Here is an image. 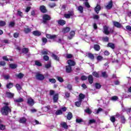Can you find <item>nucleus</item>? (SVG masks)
<instances>
[{
  "mask_svg": "<svg viewBox=\"0 0 131 131\" xmlns=\"http://www.w3.org/2000/svg\"><path fill=\"white\" fill-rule=\"evenodd\" d=\"M12 112V108L9 106H3L1 109V113L2 115H4V116H8L9 113Z\"/></svg>",
  "mask_w": 131,
  "mask_h": 131,
  "instance_id": "nucleus-1",
  "label": "nucleus"
},
{
  "mask_svg": "<svg viewBox=\"0 0 131 131\" xmlns=\"http://www.w3.org/2000/svg\"><path fill=\"white\" fill-rule=\"evenodd\" d=\"M27 103L30 107H32L35 104V101H34V100L32 98L29 97L27 99Z\"/></svg>",
  "mask_w": 131,
  "mask_h": 131,
  "instance_id": "nucleus-2",
  "label": "nucleus"
},
{
  "mask_svg": "<svg viewBox=\"0 0 131 131\" xmlns=\"http://www.w3.org/2000/svg\"><path fill=\"white\" fill-rule=\"evenodd\" d=\"M43 18V22L46 24L47 23V21H49L51 19V16L50 15H47V14H45L43 15L42 17Z\"/></svg>",
  "mask_w": 131,
  "mask_h": 131,
  "instance_id": "nucleus-3",
  "label": "nucleus"
},
{
  "mask_svg": "<svg viewBox=\"0 0 131 131\" xmlns=\"http://www.w3.org/2000/svg\"><path fill=\"white\" fill-rule=\"evenodd\" d=\"M36 78L37 79H39V80H42V79H45V76H43L42 74H41L39 73H36Z\"/></svg>",
  "mask_w": 131,
  "mask_h": 131,
  "instance_id": "nucleus-4",
  "label": "nucleus"
},
{
  "mask_svg": "<svg viewBox=\"0 0 131 131\" xmlns=\"http://www.w3.org/2000/svg\"><path fill=\"white\" fill-rule=\"evenodd\" d=\"M57 35H51V34H47L46 37L49 38V39H53V40H56V38H57Z\"/></svg>",
  "mask_w": 131,
  "mask_h": 131,
  "instance_id": "nucleus-5",
  "label": "nucleus"
},
{
  "mask_svg": "<svg viewBox=\"0 0 131 131\" xmlns=\"http://www.w3.org/2000/svg\"><path fill=\"white\" fill-rule=\"evenodd\" d=\"M74 13L73 12V11H71L69 12V14H64V17L67 19H69V18H70V17H72V16H74Z\"/></svg>",
  "mask_w": 131,
  "mask_h": 131,
  "instance_id": "nucleus-6",
  "label": "nucleus"
},
{
  "mask_svg": "<svg viewBox=\"0 0 131 131\" xmlns=\"http://www.w3.org/2000/svg\"><path fill=\"white\" fill-rule=\"evenodd\" d=\"M108 29H109V27H107V26L103 27V33H105V34H106L107 35L110 33V32H109Z\"/></svg>",
  "mask_w": 131,
  "mask_h": 131,
  "instance_id": "nucleus-7",
  "label": "nucleus"
},
{
  "mask_svg": "<svg viewBox=\"0 0 131 131\" xmlns=\"http://www.w3.org/2000/svg\"><path fill=\"white\" fill-rule=\"evenodd\" d=\"M59 100V94L57 93L53 96V102L54 103H57Z\"/></svg>",
  "mask_w": 131,
  "mask_h": 131,
  "instance_id": "nucleus-8",
  "label": "nucleus"
},
{
  "mask_svg": "<svg viewBox=\"0 0 131 131\" xmlns=\"http://www.w3.org/2000/svg\"><path fill=\"white\" fill-rule=\"evenodd\" d=\"M27 121V119L25 117H21L19 119V122L20 123H23L24 124H25Z\"/></svg>",
  "mask_w": 131,
  "mask_h": 131,
  "instance_id": "nucleus-9",
  "label": "nucleus"
},
{
  "mask_svg": "<svg viewBox=\"0 0 131 131\" xmlns=\"http://www.w3.org/2000/svg\"><path fill=\"white\" fill-rule=\"evenodd\" d=\"M6 96H7V98H9L10 99L14 98V94L12 93L11 92H7Z\"/></svg>",
  "mask_w": 131,
  "mask_h": 131,
  "instance_id": "nucleus-10",
  "label": "nucleus"
},
{
  "mask_svg": "<svg viewBox=\"0 0 131 131\" xmlns=\"http://www.w3.org/2000/svg\"><path fill=\"white\" fill-rule=\"evenodd\" d=\"M42 110L45 112H48V111H49V110H51V106L47 105L46 106H45V107H42Z\"/></svg>",
  "mask_w": 131,
  "mask_h": 131,
  "instance_id": "nucleus-11",
  "label": "nucleus"
},
{
  "mask_svg": "<svg viewBox=\"0 0 131 131\" xmlns=\"http://www.w3.org/2000/svg\"><path fill=\"white\" fill-rule=\"evenodd\" d=\"M72 117H73V116L72 115V112H69L67 116V118L68 120H71L72 119Z\"/></svg>",
  "mask_w": 131,
  "mask_h": 131,
  "instance_id": "nucleus-12",
  "label": "nucleus"
},
{
  "mask_svg": "<svg viewBox=\"0 0 131 131\" xmlns=\"http://www.w3.org/2000/svg\"><path fill=\"white\" fill-rule=\"evenodd\" d=\"M57 22H58V24H59V25L63 26V25H65V24H66V21L63 19L58 20L57 21Z\"/></svg>",
  "mask_w": 131,
  "mask_h": 131,
  "instance_id": "nucleus-13",
  "label": "nucleus"
},
{
  "mask_svg": "<svg viewBox=\"0 0 131 131\" xmlns=\"http://www.w3.org/2000/svg\"><path fill=\"white\" fill-rule=\"evenodd\" d=\"M60 125H61V127L65 128V129H68V125H67V122H63L62 123H61Z\"/></svg>",
  "mask_w": 131,
  "mask_h": 131,
  "instance_id": "nucleus-14",
  "label": "nucleus"
},
{
  "mask_svg": "<svg viewBox=\"0 0 131 131\" xmlns=\"http://www.w3.org/2000/svg\"><path fill=\"white\" fill-rule=\"evenodd\" d=\"M77 11H78V12L81 14H82V13H83V7L82 6H79L77 7Z\"/></svg>",
  "mask_w": 131,
  "mask_h": 131,
  "instance_id": "nucleus-15",
  "label": "nucleus"
},
{
  "mask_svg": "<svg viewBox=\"0 0 131 131\" xmlns=\"http://www.w3.org/2000/svg\"><path fill=\"white\" fill-rule=\"evenodd\" d=\"M40 10L42 13H46L47 12V9H46V7L43 5L41 6L40 7Z\"/></svg>",
  "mask_w": 131,
  "mask_h": 131,
  "instance_id": "nucleus-16",
  "label": "nucleus"
},
{
  "mask_svg": "<svg viewBox=\"0 0 131 131\" xmlns=\"http://www.w3.org/2000/svg\"><path fill=\"white\" fill-rule=\"evenodd\" d=\"M24 101V99L22 98H19L18 99H14V102L15 103H22V102Z\"/></svg>",
  "mask_w": 131,
  "mask_h": 131,
  "instance_id": "nucleus-17",
  "label": "nucleus"
},
{
  "mask_svg": "<svg viewBox=\"0 0 131 131\" xmlns=\"http://www.w3.org/2000/svg\"><path fill=\"white\" fill-rule=\"evenodd\" d=\"M72 71V69L71 66H66V72L68 73H70Z\"/></svg>",
  "mask_w": 131,
  "mask_h": 131,
  "instance_id": "nucleus-18",
  "label": "nucleus"
},
{
  "mask_svg": "<svg viewBox=\"0 0 131 131\" xmlns=\"http://www.w3.org/2000/svg\"><path fill=\"white\" fill-rule=\"evenodd\" d=\"M100 10H101V7L100 5H97V6L95 8V11L97 14H99V12H100Z\"/></svg>",
  "mask_w": 131,
  "mask_h": 131,
  "instance_id": "nucleus-19",
  "label": "nucleus"
},
{
  "mask_svg": "<svg viewBox=\"0 0 131 131\" xmlns=\"http://www.w3.org/2000/svg\"><path fill=\"white\" fill-rule=\"evenodd\" d=\"M113 24L114 26L117 27L118 28H120V27H121V24H120L117 21H114Z\"/></svg>",
  "mask_w": 131,
  "mask_h": 131,
  "instance_id": "nucleus-20",
  "label": "nucleus"
},
{
  "mask_svg": "<svg viewBox=\"0 0 131 131\" xmlns=\"http://www.w3.org/2000/svg\"><path fill=\"white\" fill-rule=\"evenodd\" d=\"M68 64H69V66H75V62L73 61V60H68Z\"/></svg>",
  "mask_w": 131,
  "mask_h": 131,
  "instance_id": "nucleus-21",
  "label": "nucleus"
},
{
  "mask_svg": "<svg viewBox=\"0 0 131 131\" xmlns=\"http://www.w3.org/2000/svg\"><path fill=\"white\" fill-rule=\"evenodd\" d=\"M33 34L35 36H39V35H41V33L38 31H35L33 32Z\"/></svg>",
  "mask_w": 131,
  "mask_h": 131,
  "instance_id": "nucleus-22",
  "label": "nucleus"
},
{
  "mask_svg": "<svg viewBox=\"0 0 131 131\" xmlns=\"http://www.w3.org/2000/svg\"><path fill=\"white\" fill-rule=\"evenodd\" d=\"M69 31H70V28L69 27L64 28L62 29V32L63 33H67V32H69Z\"/></svg>",
  "mask_w": 131,
  "mask_h": 131,
  "instance_id": "nucleus-23",
  "label": "nucleus"
},
{
  "mask_svg": "<svg viewBox=\"0 0 131 131\" xmlns=\"http://www.w3.org/2000/svg\"><path fill=\"white\" fill-rule=\"evenodd\" d=\"M112 6H113V4H112V1H110L108 3V4L106 6V8L107 10H109L112 8Z\"/></svg>",
  "mask_w": 131,
  "mask_h": 131,
  "instance_id": "nucleus-24",
  "label": "nucleus"
},
{
  "mask_svg": "<svg viewBox=\"0 0 131 131\" xmlns=\"http://www.w3.org/2000/svg\"><path fill=\"white\" fill-rule=\"evenodd\" d=\"M14 86V84L13 83H9L6 85L7 89H12L13 86Z\"/></svg>",
  "mask_w": 131,
  "mask_h": 131,
  "instance_id": "nucleus-25",
  "label": "nucleus"
},
{
  "mask_svg": "<svg viewBox=\"0 0 131 131\" xmlns=\"http://www.w3.org/2000/svg\"><path fill=\"white\" fill-rule=\"evenodd\" d=\"M88 58H90V59H91V60H94L95 59V56L92 53H88Z\"/></svg>",
  "mask_w": 131,
  "mask_h": 131,
  "instance_id": "nucleus-26",
  "label": "nucleus"
},
{
  "mask_svg": "<svg viewBox=\"0 0 131 131\" xmlns=\"http://www.w3.org/2000/svg\"><path fill=\"white\" fill-rule=\"evenodd\" d=\"M95 88L97 89V90H100V88H102V85L99 83H95Z\"/></svg>",
  "mask_w": 131,
  "mask_h": 131,
  "instance_id": "nucleus-27",
  "label": "nucleus"
},
{
  "mask_svg": "<svg viewBox=\"0 0 131 131\" xmlns=\"http://www.w3.org/2000/svg\"><path fill=\"white\" fill-rule=\"evenodd\" d=\"M56 115H62L63 112L61 110H58L55 112Z\"/></svg>",
  "mask_w": 131,
  "mask_h": 131,
  "instance_id": "nucleus-28",
  "label": "nucleus"
},
{
  "mask_svg": "<svg viewBox=\"0 0 131 131\" xmlns=\"http://www.w3.org/2000/svg\"><path fill=\"white\" fill-rule=\"evenodd\" d=\"M6 129V125L0 123V130H5Z\"/></svg>",
  "mask_w": 131,
  "mask_h": 131,
  "instance_id": "nucleus-29",
  "label": "nucleus"
},
{
  "mask_svg": "<svg viewBox=\"0 0 131 131\" xmlns=\"http://www.w3.org/2000/svg\"><path fill=\"white\" fill-rule=\"evenodd\" d=\"M79 97L80 100H83V99L85 98V95H84V94H83L82 93H80L79 95Z\"/></svg>",
  "mask_w": 131,
  "mask_h": 131,
  "instance_id": "nucleus-30",
  "label": "nucleus"
},
{
  "mask_svg": "<svg viewBox=\"0 0 131 131\" xmlns=\"http://www.w3.org/2000/svg\"><path fill=\"white\" fill-rule=\"evenodd\" d=\"M76 123H81V122H83V120L80 118H77L76 119Z\"/></svg>",
  "mask_w": 131,
  "mask_h": 131,
  "instance_id": "nucleus-31",
  "label": "nucleus"
},
{
  "mask_svg": "<svg viewBox=\"0 0 131 131\" xmlns=\"http://www.w3.org/2000/svg\"><path fill=\"white\" fill-rule=\"evenodd\" d=\"M15 87L16 88L17 91H21V90H22V87L21 86V85L19 84H16L15 85Z\"/></svg>",
  "mask_w": 131,
  "mask_h": 131,
  "instance_id": "nucleus-32",
  "label": "nucleus"
},
{
  "mask_svg": "<svg viewBox=\"0 0 131 131\" xmlns=\"http://www.w3.org/2000/svg\"><path fill=\"white\" fill-rule=\"evenodd\" d=\"M120 119L122 123H125V118L124 117V116H121Z\"/></svg>",
  "mask_w": 131,
  "mask_h": 131,
  "instance_id": "nucleus-33",
  "label": "nucleus"
},
{
  "mask_svg": "<svg viewBox=\"0 0 131 131\" xmlns=\"http://www.w3.org/2000/svg\"><path fill=\"white\" fill-rule=\"evenodd\" d=\"M94 50H95V51H100V46L98 45H94Z\"/></svg>",
  "mask_w": 131,
  "mask_h": 131,
  "instance_id": "nucleus-34",
  "label": "nucleus"
},
{
  "mask_svg": "<svg viewBox=\"0 0 131 131\" xmlns=\"http://www.w3.org/2000/svg\"><path fill=\"white\" fill-rule=\"evenodd\" d=\"M31 30L29 29V28H26L24 30V32L25 33H29V32H31Z\"/></svg>",
  "mask_w": 131,
  "mask_h": 131,
  "instance_id": "nucleus-35",
  "label": "nucleus"
},
{
  "mask_svg": "<svg viewBox=\"0 0 131 131\" xmlns=\"http://www.w3.org/2000/svg\"><path fill=\"white\" fill-rule=\"evenodd\" d=\"M9 66L10 68H11L12 69H15L17 68V65L15 64H10Z\"/></svg>",
  "mask_w": 131,
  "mask_h": 131,
  "instance_id": "nucleus-36",
  "label": "nucleus"
},
{
  "mask_svg": "<svg viewBox=\"0 0 131 131\" xmlns=\"http://www.w3.org/2000/svg\"><path fill=\"white\" fill-rule=\"evenodd\" d=\"M93 79H94V78H93V76L89 75V76L88 77V80H89V82H93Z\"/></svg>",
  "mask_w": 131,
  "mask_h": 131,
  "instance_id": "nucleus-37",
  "label": "nucleus"
},
{
  "mask_svg": "<svg viewBox=\"0 0 131 131\" xmlns=\"http://www.w3.org/2000/svg\"><path fill=\"white\" fill-rule=\"evenodd\" d=\"M75 35V32L74 31H72L70 32V36L71 37H69V39H71L72 38L73 36H74Z\"/></svg>",
  "mask_w": 131,
  "mask_h": 131,
  "instance_id": "nucleus-38",
  "label": "nucleus"
},
{
  "mask_svg": "<svg viewBox=\"0 0 131 131\" xmlns=\"http://www.w3.org/2000/svg\"><path fill=\"white\" fill-rule=\"evenodd\" d=\"M75 105L77 106V107H80L81 105V101H77L75 103Z\"/></svg>",
  "mask_w": 131,
  "mask_h": 131,
  "instance_id": "nucleus-39",
  "label": "nucleus"
},
{
  "mask_svg": "<svg viewBox=\"0 0 131 131\" xmlns=\"http://www.w3.org/2000/svg\"><path fill=\"white\" fill-rule=\"evenodd\" d=\"M16 76L18 77V78H23V77H24V74L22 73H19L18 74H17Z\"/></svg>",
  "mask_w": 131,
  "mask_h": 131,
  "instance_id": "nucleus-40",
  "label": "nucleus"
},
{
  "mask_svg": "<svg viewBox=\"0 0 131 131\" xmlns=\"http://www.w3.org/2000/svg\"><path fill=\"white\" fill-rule=\"evenodd\" d=\"M112 101H117L118 100V97L117 96H114L111 98Z\"/></svg>",
  "mask_w": 131,
  "mask_h": 131,
  "instance_id": "nucleus-41",
  "label": "nucleus"
},
{
  "mask_svg": "<svg viewBox=\"0 0 131 131\" xmlns=\"http://www.w3.org/2000/svg\"><path fill=\"white\" fill-rule=\"evenodd\" d=\"M107 46L110 48H111V49H114V48H115V46L114 44H113L112 43H108Z\"/></svg>",
  "mask_w": 131,
  "mask_h": 131,
  "instance_id": "nucleus-42",
  "label": "nucleus"
},
{
  "mask_svg": "<svg viewBox=\"0 0 131 131\" xmlns=\"http://www.w3.org/2000/svg\"><path fill=\"white\" fill-rule=\"evenodd\" d=\"M110 120L112 121L113 123L115 122L116 121V118H115V117L112 116L110 118Z\"/></svg>",
  "mask_w": 131,
  "mask_h": 131,
  "instance_id": "nucleus-43",
  "label": "nucleus"
},
{
  "mask_svg": "<svg viewBox=\"0 0 131 131\" xmlns=\"http://www.w3.org/2000/svg\"><path fill=\"white\" fill-rule=\"evenodd\" d=\"M85 112L86 113H88V114H92V111H91L90 108L85 110Z\"/></svg>",
  "mask_w": 131,
  "mask_h": 131,
  "instance_id": "nucleus-44",
  "label": "nucleus"
},
{
  "mask_svg": "<svg viewBox=\"0 0 131 131\" xmlns=\"http://www.w3.org/2000/svg\"><path fill=\"white\" fill-rule=\"evenodd\" d=\"M52 58L54 59V60H56V61H59V57H58V56H57L56 55L52 54Z\"/></svg>",
  "mask_w": 131,
  "mask_h": 131,
  "instance_id": "nucleus-45",
  "label": "nucleus"
},
{
  "mask_svg": "<svg viewBox=\"0 0 131 131\" xmlns=\"http://www.w3.org/2000/svg\"><path fill=\"white\" fill-rule=\"evenodd\" d=\"M93 76H95V77H99V73L94 72L93 73Z\"/></svg>",
  "mask_w": 131,
  "mask_h": 131,
  "instance_id": "nucleus-46",
  "label": "nucleus"
},
{
  "mask_svg": "<svg viewBox=\"0 0 131 131\" xmlns=\"http://www.w3.org/2000/svg\"><path fill=\"white\" fill-rule=\"evenodd\" d=\"M3 60H5V61H9V60L12 61V59H10V58H8V56H4L3 57Z\"/></svg>",
  "mask_w": 131,
  "mask_h": 131,
  "instance_id": "nucleus-47",
  "label": "nucleus"
},
{
  "mask_svg": "<svg viewBox=\"0 0 131 131\" xmlns=\"http://www.w3.org/2000/svg\"><path fill=\"white\" fill-rule=\"evenodd\" d=\"M42 53L43 55H49V54H50V51L48 50H44L42 52Z\"/></svg>",
  "mask_w": 131,
  "mask_h": 131,
  "instance_id": "nucleus-48",
  "label": "nucleus"
},
{
  "mask_svg": "<svg viewBox=\"0 0 131 131\" xmlns=\"http://www.w3.org/2000/svg\"><path fill=\"white\" fill-rule=\"evenodd\" d=\"M89 124H92L93 123H96V120L91 119V120H89Z\"/></svg>",
  "mask_w": 131,
  "mask_h": 131,
  "instance_id": "nucleus-49",
  "label": "nucleus"
},
{
  "mask_svg": "<svg viewBox=\"0 0 131 131\" xmlns=\"http://www.w3.org/2000/svg\"><path fill=\"white\" fill-rule=\"evenodd\" d=\"M102 76H103V77H108V75H107V73H106V72H103L102 73Z\"/></svg>",
  "mask_w": 131,
  "mask_h": 131,
  "instance_id": "nucleus-50",
  "label": "nucleus"
},
{
  "mask_svg": "<svg viewBox=\"0 0 131 131\" xmlns=\"http://www.w3.org/2000/svg\"><path fill=\"white\" fill-rule=\"evenodd\" d=\"M57 79L60 82H63V78H62V77H57Z\"/></svg>",
  "mask_w": 131,
  "mask_h": 131,
  "instance_id": "nucleus-51",
  "label": "nucleus"
},
{
  "mask_svg": "<svg viewBox=\"0 0 131 131\" xmlns=\"http://www.w3.org/2000/svg\"><path fill=\"white\" fill-rule=\"evenodd\" d=\"M35 64L37 66H41V63L39 61H35Z\"/></svg>",
  "mask_w": 131,
  "mask_h": 131,
  "instance_id": "nucleus-52",
  "label": "nucleus"
},
{
  "mask_svg": "<svg viewBox=\"0 0 131 131\" xmlns=\"http://www.w3.org/2000/svg\"><path fill=\"white\" fill-rule=\"evenodd\" d=\"M5 25H6V22L0 20V26H5Z\"/></svg>",
  "mask_w": 131,
  "mask_h": 131,
  "instance_id": "nucleus-53",
  "label": "nucleus"
},
{
  "mask_svg": "<svg viewBox=\"0 0 131 131\" xmlns=\"http://www.w3.org/2000/svg\"><path fill=\"white\" fill-rule=\"evenodd\" d=\"M23 53H24V54H26V53H28V49L24 48L23 49Z\"/></svg>",
  "mask_w": 131,
  "mask_h": 131,
  "instance_id": "nucleus-54",
  "label": "nucleus"
},
{
  "mask_svg": "<svg viewBox=\"0 0 131 131\" xmlns=\"http://www.w3.org/2000/svg\"><path fill=\"white\" fill-rule=\"evenodd\" d=\"M49 95L50 96H54L55 95V91L54 90H50Z\"/></svg>",
  "mask_w": 131,
  "mask_h": 131,
  "instance_id": "nucleus-55",
  "label": "nucleus"
},
{
  "mask_svg": "<svg viewBox=\"0 0 131 131\" xmlns=\"http://www.w3.org/2000/svg\"><path fill=\"white\" fill-rule=\"evenodd\" d=\"M50 8H54L56 7V4L55 3H50L49 4Z\"/></svg>",
  "mask_w": 131,
  "mask_h": 131,
  "instance_id": "nucleus-56",
  "label": "nucleus"
},
{
  "mask_svg": "<svg viewBox=\"0 0 131 131\" xmlns=\"http://www.w3.org/2000/svg\"><path fill=\"white\" fill-rule=\"evenodd\" d=\"M97 60L98 61H102V60H103V57L101 56H98L97 57Z\"/></svg>",
  "mask_w": 131,
  "mask_h": 131,
  "instance_id": "nucleus-57",
  "label": "nucleus"
},
{
  "mask_svg": "<svg viewBox=\"0 0 131 131\" xmlns=\"http://www.w3.org/2000/svg\"><path fill=\"white\" fill-rule=\"evenodd\" d=\"M81 79V80H86L88 79V77L85 76H82Z\"/></svg>",
  "mask_w": 131,
  "mask_h": 131,
  "instance_id": "nucleus-58",
  "label": "nucleus"
},
{
  "mask_svg": "<svg viewBox=\"0 0 131 131\" xmlns=\"http://www.w3.org/2000/svg\"><path fill=\"white\" fill-rule=\"evenodd\" d=\"M43 60H45V61H48L49 59L50 58L47 55H45L43 57Z\"/></svg>",
  "mask_w": 131,
  "mask_h": 131,
  "instance_id": "nucleus-59",
  "label": "nucleus"
},
{
  "mask_svg": "<svg viewBox=\"0 0 131 131\" xmlns=\"http://www.w3.org/2000/svg\"><path fill=\"white\" fill-rule=\"evenodd\" d=\"M102 111H103V109L102 108H99L96 112V114H99Z\"/></svg>",
  "mask_w": 131,
  "mask_h": 131,
  "instance_id": "nucleus-60",
  "label": "nucleus"
},
{
  "mask_svg": "<svg viewBox=\"0 0 131 131\" xmlns=\"http://www.w3.org/2000/svg\"><path fill=\"white\" fill-rule=\"evenodd\" d=\"M17 15H18V16H20V17H23V13H22V12H21L20 11H18Z\"/></svg>",
  "mask_w": 131,
  "mask_h": 131,
  "instance_id": "nucleus-61",
  "label": "nucleus"
},
{
  "mask_svg": "<svg viewBox=\"0 0 131 131\" xmlns=\"http://www.w3.org/2000/svg\"><path fill=\"white\" fill-rule=\"evenodd\" d=\"M15 25V23L14 21H11L9 24V27H13V26Z\"/></svg>",
  "mask_w": 131,
  "mask_h": 131,
  "instance_id": "nucleus-62",
  "label": "nucleus"
},
{
  "mask_svg": "<svg viewBox=\"0 0 131 131\" xmlns=\"http://www.w3.org/2000/svg\"><path fill=\"white\" fill-rule=\"evenodd\" d=\"M72 57H73V56H72V54H67V56H66V57L68 58V59H70L72 58Z\"/></svg>",
  "mask_w": 131,
  "mask_h": 131,
  "instance_id": "nucleus-63",
  "label": "nucleus"
},
{
  "mask_svg": "<svg viewBox=\"0 0 131 131\" xmlns=\"http://www.w3.org/2000/svg\"><path fill=\"white\" fill-rule=\"evenodd\" d=\"M84 5H85V6L86 7V8H91V6H90V4L88 2H85Z\"/></svg>",
  "mask_w": 131,
  "mask_h": 131,
  "instance_id": "nucleus-64",
  "label": "nucleus"
}]
</instances>
